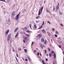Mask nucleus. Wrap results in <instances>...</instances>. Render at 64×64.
<instances>
[{
  "mask_svg": "<svg viewBox=\"0 0 64 64\" xmlns=\"http://www.w3.org/2000/svg\"><path fill=\"white\" fill-rule=\"evenodd\" d=\"M43 8H44V6H43L42 7V8H41L40 9H39L38 11V16H39V15L42 13V10H43Z\"/></svg>",
  "mask_w": 64,
  "mask_h": 64,
  "instance_id": "nucleus-1",
  "label": "nucleus"
},
{
  "mask_svg": "<svg viewBox=\"0 0 64 64\" xmlns=\"http://www.w3.org/2000/svg\"><path fill=\"white\" fill-rule=\"evenodd\" d=\"M11 34H9L8 36L7 39L8 41H9L10 40V38L11 37Z\"/></svg>",
  "mask_w": 64,
  "mask_h": 64,
  "instance_id": "nucleus-2",
  "label": "nucleus"
},
{
  "mask_svg": "<svg viewBox=\"0 0 64 64\" xmlns=\"http://www.w3.org/2000/svg\"><path fill=\"white\" fill-rule=\"evenodd\" d=\"M15 12H12V16H14V15H15Z\"/></svg>",
  "mask_w": 64,
  "mask_h": 64,
  "instance_id": "nucleus-3",
  "label": "nucleus"
},
{
  "mask_svg": "<svg viewBox=\"0 0 64 64\" xmlns=\"http://www.w3.org/2000/svg\"><path fill=\"white\" fill-rule=\"evenodd\" d=\"M19 18V16H18L16 15V16L15 17V19L16 20H17Z\"/></svg>",
  "mask_w": 64,
  "mask_h": 64,
  "instance_id": "nucleus-4",
  "label": "nucleus"
},
{
  "mask_svg": "<svg viewBox=\"0 0 64 64\" xmlns=\"http://www.w3.org/2000/svg\"><path fill=\"white\" fill-rule=\"evenodd\" d=\"M18 30V28H16L14 30V32H16L17 31V30Z\"/></svg>",
  "mask_w": 64,
  "mask_h": 64,
  "instance_id": "nucleus-5",
  "label": "nucleus"
},
{
  "mask_svg": "<svg viewBox=\"0 0 64 64\" xmlns=\"http://www.w3.org/2000/svg\"><path fill=\"white\" fill-rule=\"evenodd\" d=\"M9 30H8L7 31H6V34L7 35H8V33H9Z\"/></svg>",
  "mask_w": 64,
  "mask_h": 64,
  "instance_id": "nucleus-6",
  "label": "nucleus"
},
{
  "mask_svg": "<svg viewBox=\"0 0 64 64\" xmlns=\"http://www.w3.org/2000/svg\"><path fill=\"white\" fill-rule=\"evenodd\" d=\"M56 10H58L59 9V6H56Z\"/></svg>",
  "mask_w": 64,
  "mask_h": 64,
  "instance_id": "nucleus-7",
  "label": "nucleus"
},
{
  "mask_svg": "<svg viewBox=\"0 0 64 64\" xmlns=\"http://www.w3.org/2000/svg\"><path fill=\"white\" fill-rule=\"evenodd\" d=\"M34 28H35V29H36V28H37V25H36V24H34Z\"/></svg>",
  "mask_w": 64,
  "mask_h": 64,
  "instance_id": "nucleus-8",
  "label": "nucleus"
},
{
  "mask_svg": "<svg viewBox=\"0 0 64 64\" xmlns=\"http://www.w3.org/2000/svg\"><path fill=\"white\" fill-rule=\"evenodd\" d=\"M38 37L40 38V37H42V35L41 36V35L40 34H39L38 35Z\"/></svg>",
  "mask_w": 64,
  "mask_h": 64,
  "instance_id": "nucleus-9",
  "label": "nucleus"
},
{
  "mask_svg": "<svg viewBox=\"0 0 64 64\" xmlns=\"http://www.w3.org/2000/svg\"><path fill=\"white\" fill-rule=\"evenodd\" d=\"M41 42H44V39L43 38H42L41 39Z\"/></svg>",
  "mask_w": 64,
  "mask_h": 64,
  "instance_id": "nucleus-10",
  "label": "nucleus"
},
{
  "mask_svg": "<svg viewBox=\"0 0 64 64\" xmlns=\"http://www.w3.org/2000/svg\"><path fill=\"white\" fill-rule=\"evenodd\" d=\"M42 32L44 33H45V30H44L43 29L42 31Z\"/></svg>",
  "mask_w": 64,
  "mask_h": 64,
  "instance_id": "nucleus-11",
  "label": "nucleus"
},
{
  "mask_svg": "<svg viewBox=\"0 0 64 64\" xmlns=\"http://www.w3.org/2000/svg\"><path fill=\"white\" fill-rule=\"evenodd\" d=\"M28 38L26 36H25L24 37V40H26Z\"/></svg>",
  "mask_w": 64,
  "mask_h": 64,
  "instance_id": "nucleus-12",
  "label": "nucleus"
},
{
  "mask_svg": "<svg viewBox=\"0 0 64 64\" xmlns=\"http://www.w3.org/2000/svg\"><path fill=\"white\" fill-rule=\"evenodd\" d=\"M24 52H27V50L26 49H25L24 50Z\"/></svg>",
  "mask_w": 64,
  "mask_h": 64,
  "instance_id": "nucleus-13",
  "label": "nucleus"
},
{
  "mask_svg": "<svg viewBox=\"0 0 64 64\" xmlns=\"http://www.w3.org/2000/svg\"><path fill=\"white\" fill-rule=\"evenodd\" d=\"M26 35L27 37H29V36H30L29 34H26Z\"/></svg>",
  "mask_w": 64,
  "mask_h": 64,
  "instance_id": "nucleus-14",
  "label": "nucleus"
},
{
  "mask_svg": "<svg viewBox=\"0 0 64 64\" xmlns=\"http://www.w3.org/2000/svg\"><path fill=\"white\" fill-rule=\"evenodd\" d=\"M53 64H56V61H55L54 60L53 62Z\"/></svg>",
  "mask_w": 64,
  "mask_h": 64,
  "instance_id": "nucleus-15",
  "label": "nucleus"
},
{
  "mask_svg": "<svg viewBox=\"0 0 64 64\" xmlns=\"http://www.w3.org/2000/svg\"><path fill=\"white\" fill-rule=\"evenodd\" d=\"M38 18H40V16H37L36 18V19H38Z\"/></svg>",
  "mask_w": 64,
  "mask_h": 64,
  "instance_id": "nucleus-16",
  "label": "nucleus"
},
{
  "mask_svg": "<svg viewBox=\"0 0 64 64\" xmlns=\"http://www.w3.org/2000/svg\"><path fill=\"white\" fill-rule=\"evenodd\" d=\"M18 33H17V34H16V36H15V37L16 38L17 36H18Z\"/></svg>",
  "mask_w": 64,
  "mask_h": 64,
  "instance_id": "nucleus-17",
  "label": "nucleus"
},
{
  "mask_svg": "<svg viewBox=\"0 0 64 64\" xmlns=\"http://www.w3.org/2000/svg\"><path fill=\"white\" fill-rule=\"evenodd\" d=\"M40 47H41L42 48H43V46L42 45H40Z\"/></svg>",
  "mask_w": 64,
  "mask_h": 64,
  "instance_id": "nucleus-18",
  "label": "nucleus"
},
{
  "mask_svg": "<svg viewBox=\"0 0 64 64\" xmlns=\"http://www.w3.org/2000/svg\"><path fill=\"white\" fill-rule=\"evenodd\" d=\"M56 33L57 34H59V32L57 31H56Z\"/></svg>",
  "mask_w": 64,
  "mask_h": 64,
  "instance_id": "nucleus-19",
  "label": "nucleus"
},
{
  "mask_svg": "<svg viewBox=\"0 0 64 64\" xmlns=\"http://www.w3.org/2000/svg\"><path fill=\"white\" fill-rule=\"evenodd\" d=\"M54 58H56V54H54Z\"/></svg>",
  "mask_w": 64,
  "mask_h": 64,
  "instance_id": "nucleus-20",
  "label": "nucleus"
},
{
  "mask_svg": "<svg viewBox=\"0 0 64 64\" xmlns=\"http://www.w3.org/2000/svg\"><path fill=\"white\" fill-rule=\"evenodd\" d=\"M42 62L43 64H46V63H44V62L43 60H42Z\"/></svg>",
  "mask_w": 64,
  "mask_h": 64,
  "instance_id": "nucleus-21",
  "label": "nucleus"
},
{
  "mask_svg": "<svg viewBox=\"0 0 64 64\" xmlns=\"http://www.w3.org/2000/svg\"><path fill=\"white\" fill-rule=\"evenodd\" d=\"M26 32L27 33H30V32H31L29 30H27L26 31Z\"/></svg>",
  "mask_w": 64,
  "mask_h": 64,
  "instance_id": "nucleus-22",
  "label": "nucleus"
},
{
  "mask_svg": "<svg viewBox=\"0 0 64 64\" xmlns=\"http://www.w3.org/2000/svg\"><path fill=\"white\" fill-rule=\"evenodd\" d=\"M42 28V25L41 26L38 28V29H40Z\"/></svg>",
  "mask_w": 64,
  "mask_h": 64,
  "instance_id": "nucleus-23",
  "label": "nucleus"
},
{
  "mask_svg": "<svg viewBox=\"0 0 64 64\" xmlns=\"http://www.w3.org/2000/svg\"><path fill=\"white\" fill-rule=\"evenodd\" d=\"M49 56L50 57H51L52 56V54H49Z\"/></svg>",
  "mask_w": 64,
  "mask_h": 64,
  "instance_id": "nucleus-24",
  "label": "nucleus"
},
{
  "mask_svg": "<svg viewBox=\"0 0 64 64\" xmlns=\"http://www.w3.org/2000/svg\"><path fill=\"white\" fill-rule=\"evenodd\" d=\"M47 42V41H46L44 42V43L45 44H46V43Z\"/></svg>",
  "mask_w": 64,
  "mask_h": 64,
  "instance_id": "nucleus-25",
  "label": "nucleus"
},
{
  "mask_svg": "<svg viewBox=\"0 0 64 64\" xmlns=\"http://www.w3.org/2000/svg\"><path fill=\"white\" fill-rule=\"evenodd\" d=\"M58 46L60 48H61V45H59V46Z\"/></svg>",
  "mask_w": 64,
  "mask_h": 64,
  "instance_id": "nucleus-26",
  "label": "nucleus"
},
{
  "mask_svg": "<svg viewBox=\"0 0 64 64\" xmlns=\"http://www.w3.org/2000/svg\"><path fill=\"white\" fill-rule=\"evenodd\" d=\"M1 1H3V2H5V0H0Z\"/></svg>",
  "mask_w": 64,
  "mask_h": 64,
  "instance_id": "nucleus-27",
  "label": "nucleus"
},
{
  "mask_svg": "<svg viewBox=\"0 0 64 64\" xmlns=\"http://www.w3.org/2000/svg\"><path fill=\"white\" fill-rule=\"evenodd\" d=\"M44 25V22L43 21L42 24V25Z\"/></svg>",
  "mask_w": 64,
  "mask_h": 64,
  "instance_id": "nucleus-28",
  "label": "nucleus"
},
{
  "mask_svg": "<svg viewBox=\"0 0 64 64\" xmlns=\"http://www.w3.org/2000/svg\"><path fill=\"white\" fill-rule=\"evenodd\" d=\"M48 23H49V24H51V23H50V22L49 21H48Z\"/></svg>",
  "mask_w": 64,
  "mask_h": 64,
  "instance_id": "nucleus-29",
  "label": "nucleus"
},
{
  "mask_svg": "<svg viewBox=\"0 0 64 64\" xmlns=\"http://www.w3.org/2000/svg\"><path fill=\"white\" fill-rule=\"evenodd\" d=\"M18 49L19 50H20V51H21V49L20 48H18Z\"/></svg>",
  "mask_w": 64,
  "mask_h": 64,
  "instance_id": "nucleus-30",
  "label": "nucleus"
},
{
  "mask_svg": "<svg viewBox=\"0 0 64 64\" xmlns=\"http://www.w3.org/2000/svg\"><path fill=\"white\" fill-rule=\"evenodd\" d=\"M30 26L31 29H32V28H31V26H32V25H31V24H30Z\"/></svg>",
  "mask_w": 64,
  "mask_h": 64,
  "instance_id": "nucleus-31",
  "label": "nucleus"
},
{
  "mask_svg": "<svg viewBox=\"0 0 64 64\" xmlns=\"http://www.w3.org/2000/svg\"><path fill=\"white\" fill-rule=\"evenodd\" d=\"M25 61H28V60L27 58H26L25 59Z\"/></svg>",
  "mask_w": 64,
  "mask_h": 64,
  "instance_id": "nucleus-32",
  "label": "nucleus"
},
{
  "mask_svg": "<svg viewBox=\"0 0 64 64\" xmlns=\"http://www.w3.org/2000/svg\"><path fill=\"white\" fill-rule=\"evenodd\" d=\"M34 44V42H32V45L33 44Z\"/></svg>",
  "mask_w": 64,
  "mask_h": 64,
  "instance_id": "nucleus-33",
  "label": "nucleus"
},
{
  "mask_svg": "<svg viewBox=\"0 0 64 64\" xmlns=\"http://www.w3.org/2000/svg\"><path fill=\"white\" fill-rule=\"evenodd\" d=\"M60 15H62V12H60Z\"/></svg>",
  "mask_w": 64,
  "mask_h": 64,
  "instance_id": "nucleus-34",
  "label": "nucleus"
},
{
  "mask_svg": "<svg viewBox=\"0 0 64 64\" xmlns=\"http://www.w3.org/2000/svg\"><path fill=\"white\" fill-rule=\"evenodd\" d=\"M54 36L56 37H57V35L56 34H55Z\"/></svg>",
  "mask_w": 64,
  "mask_h": 64,
  "instance_id": "nucleus-35",
  "label": "nucleus"
},
{
  "mask_svg": "<svg viewBox=\"0 0 64 64\" xmlns=\"http://www.w3.org/2000/svg\"><path fill=\"white\" fill-rule=\"evenodd\" d=\"M20 14V12L17 15L19 16V14Z\"/></svg>",
  "mask_w": 64,
  "mask_h": 64,
  "instance_id": "nucleus-36",
  "label": "nucleus"
},
{
  "mask_svg": "<svg viewBox=\"0 0 64 64\" xmlns=\"http://www.w3.org/2000/svg\"><path fill=\"white\" fill-rule=\"evenodd\" d=\"M28 58L29 60H30V58H29V57H28Z\"/></svg>",
  "mask_w": 64,
  "mask_h": 64,
  "instance_id": "nucleus-37",
  "label": "nucleus"
},
{
  "mask_svg": "<svg viewBox=\"0 0 64 64\" xmlns=\"http://www.w3.org/2000/svg\"><path fill=\"white\" fill-rule=\"evenodd\" d=\"M48 48V51H50V49L49 48Z\"/></svg>",
  "mask_w": 64,
  "mask_h": 64,
  "instance_id": "nucleus-38",
  "label": "nucleus"
},
{
  "mask_svg": "<svg viewBox=\"0 0 64 64\" xmlns=\"http://www.w3.org/2000/svg\"><path fill=\"white\" fill-rule=\"evenodd\" d=\"M24 29H26V30H27V27H25L24 28Z\"/></svg>",
  "mask_w": 64,
  "mask_h": 64,
  "instance_id": "nucleus-39",
  "label": "nucleus"
},
{
  "mask_svg": "<svg viewBox=\"0 0 64 64\" xmlns=\"http://www.w3.org/2000/svg\"><path fill=\"white\" fill-rule=\"evenodd\" d=\"M36 50H35L34 51V52H36Z\"/></svg>",
  "mask_w": 64,
  "mask_h": 64,
  "instance_id": "nucleus-40",
  "label": "nucleus"
},
{
  "mask_svg": "<svg viewBox=\"0 0 64 64\" xmlns=\"http://www.w3.org/2000/svg\"><path fill=\"white\" fill-rule=\"evenodd\" d=\"M59 6V3H58L57 6Z\"/></svg>",
  "mask_w": 64,
  "mask_h": 64,
  "instance_id": "nucleus-41",
  "label": "nucleus"
},
{
  "mask_svg": "<svg viewBox=\"0 0 64 64\" xmlns=\"http://www.w3.org/2000/svg\"><path fill=\"white\" fill-rule=\"evenodd\" d=\"M16 60L17 61V62H18V60H17V58L16 57Z\"/></svg>",
  "mask_w": 64,
  "mask_h": 64,
  "instance_id": "nucleus-42",
  "label": "nucleus"
},
{
  "mask_svg": "<svg viewBox=\"0 0 64 64\" xmlns=\"http://www.w3.org/2000/svg\"><path fill=\"white\" fill-rule=\"evenodd\" d=\"M8 22H10V18H9L8 19Z\"/></svg>",
  "mask_w": 64,
  "mask_h": 64,
  "instance_id": "nucleus-43",
  "label": "nucleus"
},
{
  "mask_svg": "<svg viewBox=\"0 0 64 64\" xmlns=\"http://www.w3.org/2000/svg\"><path fill=\"white\" fill-rule=\"evenodd\" d=\"M53 11H54V10H55V7H53Z\"/></svg>",
  "mask_w": 64,
  "mask_h": 64,
  "instance_id": "nucleus-44",
  "label": "nucleus"
},
{
  "mask_svg": "<svg viewBox=\"0 0 64 64\" xmlns=\"http://www.w3.org/2000/svg\"><path fill=\"white\" fill-rule=\"evenodd\" d=\"M36 23H38V22H39V21H36Z\"/></svg>",
  "mask_w": 64,
  "mask_h": 64,
  "instance_id": "nucleus-45",
  "label": "nucleus"
},
{
  "mask_svg": "<svg viewBox=\"0 0 64 64\" xmlns=\"http://www.w3.org/2000/svg\"><path fill=\"white\" fill-rule=\"evenodd\" d=\"M52 31H54V30H55L54 29V28H53L52 29Z\"/></svg>",
  "mask_w": 64,
  "mask_h": 64,
  "instance_id": "nucleus-46",
  "label": "nucleus"
},
{
  "mask_svg": "<svg viewBox=\"0 0 64 64\" xmlns=\"http://www.w3.org/2000/svg\"><path fill=\"white\" fill-rule=\"evenodd\" d=\"M45 53H46V50H45Z\"/></svg>",
  "mask_w": 64,
  "mask_h": 64,
  "instance_id": "nucleus-47",
  "label": "nucleus"
},
{
  "mask_svg": "<svg viewBox=\"0 0 64 64\" xmlns=\"http://www.w3.org/2000/svg\"><path fill=\"white\" fill-rule=\"evenodd\" d=\"M23 41L24 43H25L26 42H25V40H23Z\"/></svg>",
  "mask_w": 64,
  "mask_h": 64,
  "instance_id": "nucleus-48",
  "label": "nucleus"
},
{
  "mask_svg": "<svg viewBox=\"0 0 64 64\" xmlns=\"http://www.w3.org/2000/svg\"><path fill=\"white\" fill-rule=\"evenodd\" d=\"M60 25L61 26H63V24H60Z\"/></svg>",
  "mask_w": 64,
  "mask_h": 64,
  "instance_id": "nucleus-49",
  "label": "nucleus"
},
{
  "mask_svg": "<svg viewBox=\"0 0 64 64\" xmlns=\"http://www.w3.org/2000/svg\"><path fill=\"white\" fill-rule=\"evenodd\" d=\"M46 61H48V60L47 59V58H46Z\"/></svg>",
  "mask_w": 64,
  "mask_h": 64,
  "instance_id": "nucleus-50",
  "label": "nucleus"
},
{
  "mask_svg": "<svg viewBox=\"0 0 64 64\" xmlns=\"http://www.w3.org/2000/svg\"><path fill=\"white\" fill-rule=\"evenodd\" d=\"M16 56L17 57H18V54H16Z\"/></svg>",
  "mask_w": 64,
  "mask_h": 64,
  "instance_id": "nucleus-51",
  "label": "nucleus"
},
{
  "mask_svg": "<svg viewBox=\"0 0 64 64\" xmlns=\"http://www.w3.org/2000/svg\"><path fill=\"white\" fill-rule=\"evenodd\" d=\"M37 55H38V56H39V53H38L37 54Z\"/></svg>",
  "mask_w": 64,
  "mask_h": 64,
  "instance_id": "nucleus-52",
  "label": "nucleus"
},
{
  "mask_svg": "<svg viewBox=\"0 0 64 64\" xmlns=\"http://www.w3.org/2000/svg\"><path fill=\"white\" fill-rule=\"evenodd\" d=\"M52 53H54V52L53 51H52Z\"/></svg>",
  "mask_w": 64,
  "mask_h": 64,
  "instance_id": "nucleus-53",
  "label": "nucleus"
},
{
  "mask_svg": "<svg viewBox=\"0 0 64 64\" xmlns=\"http://www.w3.org/2000/svg\"><path fill=\"white\" fill-rule=\"evenodd\" d=\"M22 59L23 60H24H24H25V59L23 58H22Z\"/></svg>",
  "mask_w": 64,
  "mask_h": 64,
  "instance_id": "nucleus-54",
  "label": "nucleus"
},
{
  "mask_svg": "<svg viewBox=\"0 0 64 64\" xmlns=\"http://www.w3.org/2000/svg\"><path fill=\"white\" fill-rule=\"evenodd\" d=\"M40 55L41 56H42V54H41V53H40Z\"/></svg>",
  "mask_w": 64,
  "mask_h": 64,
  "instance_id": "nucleus-55",
  "label": "nucleus"
},
{
  "mask_svg": "<svg viewBox=\"0 0 64 64\" xmlns=\"http://www.w3.org/2000/svg\"><path fill=\"white\" fill-rule=\"evenodd\" d=\"M48 54H46V56H48Z\"/></svg>",
  "mask_w": 64,
  "mask_h": 64,
  "instance_id": "nucleus-56",
  "label": "nucleus"
},
{
  "mask_svg": "<svg viewBox=\"0 0 64 64\" xmlns=\"http://www.w3.org/2000/svg\"><path fill=\"white\" fill-rule=\"evenodd\" d=\"M13 51H15V50H13Z\"/></svg>",
  "mask_w": 64,
  "mask_h": 64,
  "instance_id": "nucleus-57",
  "label": "nucleus"
},
{
  "mask_svg": "<svg viewBox=\"0 0 64 64\" xmlns=\"http://www.w3.org/2000/svg\"><path fill=\"white\" fill-rule=\"evenodd\" d=\"M51 41L52 42V39H51Z\"/></svg>",
  "mask_w": 64,
  "mask_h": 64,
  "instance_id": "nucleus-58",
  "label": "nucleus"
},
{
  "mask_svg": "<svg viewBox=\"0 0 64 64\" xmlns=\"http://www.w3.org/2000/svg\"><path fill=\"white\" fill-rule=\"evenodd\" d=\"M45 2H46V1L45 0V1H44V3H45Z\"/></svg>",
  "mask_w": 64,
  "mask_h": 64,
  "instance_id": "nucleus-59",
  "label": "nucleus"
},
{
  "mask_svg": "<svg viewBox=\"0 0 64 64\" xmlns=\"http://www.w3.org/2000/svg\"><path fill=\"white\" fill-rule=\"evenodd\" d=\"M47 11V12H48V11H47V10H46Z\"/></svg>",
  "mask_w": 64,
  "mask_h": 64,
  "instance_id": "nucleus-60",
  "label": "nucleus"
},
{
  "mask_svg": "<svg viewBox=\"0 0 64 64\" xmlns=\"http://www.w3.org/2000/svg\"><path fill=\"white\" fill-rule=\"evenodd\" d=\"M24 11H25V10H24Z\"/></svg>",
  "mask_w": 64,
  "mask_h": 64,
  "instance_id": "nucleus-61",
  "label": "nucleus"
},
{
  "mask_svg": "<svg viewBox=\"0 0 64 64\" xmlns=\"http://www.w3.org/2000/svg\"><path fill=\"white\" fill-rule=\"evenodd\" d=\"M37 50H38V48H37Z\"/></svg>",
  "mask_w": 64,
  "mask_h": 64,
  "instance_id": "nucleus-62",
  "label": "nucleus"
},
{
  "mask_svg": "<svg viewBox=\"0 0 64 64\" xmlns=\"http://www.w3.org/2000/svg\"><path fill=\"white\" fill-rule=\"evenodd\" d=\"M50 46H51V44H50Z\"/></svg>",
  "mask_w": 64,
  "mask_h": 64,
  "instance_id": "nucleus-63",
  "label": "nucleus"
},
{
  "mask_svg": "<svg viewBox=\"0 0 64 64\" xmlns=\"http://www.w3.org/2000/svg\"><path fill=\"white\" fill-rule=\"evenodd\" d=\"M48 35H49V36H50V35H49V34H48Z\"/></svg>",
  "mask_w": 64,
  "mask_h": 64,
  "instance_id": "nucleus-64",
  "label": "nucleus"
}]
</instances>
